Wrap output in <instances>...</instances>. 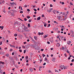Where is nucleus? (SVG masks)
Segmentation results:
<instances>
[{
	"label": "nucleus",
	"instance_id": "1",
	"mask_svg": "<svg viewBox=\"0 0 74 74\" xmlns=\"http://www.w3.org/2000/svg\"><path fill=\"white\" fill-rule=\"evenodd\" d=\"M23 26H24V30L25 32H28V30H26L27 29V27H26V26H25L24 25H23Z\"/></svg>",
	"mask_w": 74,
	"mask_h": 74
},
{
	"label": "nucleus",
	"instance_id": "2",
	"mask_svg": "<svg viewBox=\"0 0 74 74\" xmlns=\"http://www.w3.org/2000/svg\"><path fill=\"white\" fill-rule=\"evenodd\" d=\"M67 18V14H66V15L64 16V18H62L63 21H65L66 19Z\"/></svg>",
	"mask_w": 74,
	"mask_h": 74
},
{
	"label": "nucleus",
	"instance_id": "3",
	"mask_svg": "<svg viewBox=\"0 0 74 74\" xmlns=\"http://www.w3.org/2000/svg\"><path fill=\"white\" fill-rule=\"evenodd\" d=\"M69 67V65L65 66H64V69L65 70L66 69H67Z\"/></svg>",
	"mask_w": 74,
	"mask_h": 74
},
{
	"label": "nucleus",
	"instance_id": "4",
	"mask_svg": "<svg viewBox=\"0 0 74 74\" xmlns=\"http://www.w3.org/2000/svg\"><path fill=\"white\" fill-rule=\"evenodd\" d=\"M60 68L62 70H63V68L64 69V65H61L60 66Z\"/></svg>",
	"mask_w": 74,
	"mask_h": 74
},
{
	"label": "nucleus",
	"instance_id": "5",
	"mask_svg": "<svg viewBox=\"0 0 74 74\" xmlns=\"http://www.w3.org/2000/svg\"><path fill=\"white\" fill-rule=\"evenodd\" d=\"M52 10H53V9L51 8L50 10H47V11H48V12H51V11H52Z\"/></svg>",
	"mask_w": 74,
	"mask_h": 74
},
{
	"label": "nucleus",
	"instance_id": "6",
	"mask_svg": "<svg viewBox=\"0 0 74 74\" xmlns=\"http://www.w3.org/2000/svg\"><path fill=\"white\" fill-rule=\"evenodd\" d=\"M71 42L70 41H68L67 42V44H68V45H70V44H71Z\"/></svg>",
	"mask_w": 74,
	"mask_h": 74
},
{
	"label": "nucleus",
	"instance_id": "7",
	"mask_svg": "<svg viewBox=\"0 0 74 74\" xmlns=\"http://www.w3.org/2000/svg\"><path fill=\"white\" fill-rule=\"evenodd\" d=\"M57 17L58 19L59 20H60V18H61V16H57Z\"/></svg>",
	"mask_w": 74,
	"mask_h": 74
},
{
	"label": "nucleus",
	"instance_id": "8",
	"mask_svg": "<svg viewBox=\"0 0 74 74\" xmlns=\"http://www.w3.org/2000/svg\"><path fill=\"white\" fill-rule=\"evenodd\" d=\"M56 12V10H54L53 11V12L54 14H55Z\"/></svg>",
	"mask_w": 74,
	"mask_h": 74
},
{
	"label": "nucleus",
	"instance_id": "9",
	"mask_svg": "<svg viewBox=\"0 0 74 74\" xmlns=\"http://www.w3.org/2000/svg\"><path fill=\"white\" fill-rule=\"evenodd\" d=\"M15 23H16V24H17V25H19V22H18V21H16L15 22Z\"/></svg>",
	"mask_w": 74,
	"mask_h": 74
},
{
	"label": "nucleus",
	"instance_id": "10",
	"mask_svg": "<svg viewBox=\"0 0 74 74\" xmlns=\"http://www.w3.org/2000/svg\"><path fill=\"white\" fill-rule=\"evenodd\" d=\"M40 19H41V17H39L37 18V20L39 21V20H40Z\"/></svg>",
	"mask_w": 74,
	"mask_h": 74
},
{
	"label": "nucleus",
	"instance_id": "11",
	"mask_svg": "<svg viewBox=\"0 0 74 74\" xmlns=\"http://www.w3.org/2000/svg\"><path fill=\"white\" fill-rule=\"evenodd\" d=\"M30 71V72H33V69L32 68L29 69Z\"/></svg>",
	"mask_w": 74,
	"mask_h": 74
},
{
	"label": "nucleus",
	"instance_id": "12",
	"mask_svg": "<svg viewBox=\"0 0 74 74\" xmlns=\"http://www.w3.org/2000/svg\"><path fill=\"white\" fill-rule=\"evenodd\" d=\"M0 29H1V30H3V28H4V26H0Z\"/></svg>",
	"mask_w": 74,
	"mask_h": 74
},
{
	"label": "nucleus",
	"instance_id": "13",
	"mask_svg": "<svg viewBox=\"0 0 74 74\" xmlns=\"http://www.w3.org/2000/svg\"><path fill=\"white\" fill-rule=\"evenodd\" d=\"M34 38L35 40H37V36H34Z\"/></svg>",
	"mask_w": 74,
	"mask_h": 74
},
{
	"label": "nucleus",
	"instance_id": "14",
	"mask_svg": "<svg viewBox=\"0 0 74 74\" xmlns=\"http://www.w3.org/2000/svg\"><path fill=\"white\" fill-rule=\"evenodd\" d=\"M63 15H64V16H66V13H63Z\"/></svg>",
	"mask_w": 74,
	"mask_h": 74
},
{
	"label": "nucleus",
	"instance_id": "15",
	"mask_svg": "<svg viewBox=\"0 0 74 74\" xmlns=\"http://www.w3.org/2000/svg\"><path fill=\"white\" fill-rule=\"evenodd\" d=\"M5 56H7V57H8V56H9V54H7L5 55Z\"/></svg>",
	"mask_w": 74,
	"mask_h": 74
},
{
	"label": "nucleus",
	"instance_id": "16",
	"mask_svg": "<svg viewBox=\"0 0 74 74\" xmlns=\"http://www.w3.org/2000/svg\"><path fill=\"white\" fill-rule=\"evenodd\" d=\"M27 18H28V19H29V18H30V16H26Z\"/></svg>",
	"mask_w": 74,
	"mask_h": 74
},
{
	"label": "nucleus",
	"instance_id": "17",
	"mask_svg": "<svg viewBox=\"0 0 74 74\" xmlns=\"http://www.w3.org/2000/svg\"><path fill=\"white\" fill-rule=\"evenodd\" d=\"M48 37V36L47 35H45V36H44V38H45L46 37Z\"/></svg>",
	"mask_w": 74,
	"mask_h": 74
},
{
	"label": "nucleus",
	"instance_id": "18",
	"mask_svg": "<svg viewBox=\"0 0 74 74\" xmlns=\"http://www.w3.org/2000/svg\"><path fill=\"white\" fill-rule=\"evenodd\" d=\"M28 27H30V25L29 23H28Z\"/></svg>",
	"mask_w": 74,
	"mask_h": 74
},
{
	"label": "nucleus",
	"instance_id": "19",
	"mask_svg": "<svg viewBox=\"0 0 74 74\" xmlns=\"http://www.w3.org/2000/svg\"><path fill=\"white\" fill-rule=\"evenodd\" d=\"M25 59L27 60V59H28V56H27L25 57Z\"/></svg>",
	"mask_w": 74,
	"mask_h": 74
},
{
	"label": "nucleus",
	"instance_id": "20",
	"mask_svg": "<svg viewBox=\"0 0 74 74\" xmlns=\"http://www.w3.org/2000/svg\"><path fill=\"white\" fill-rule=\"evenodd\" d=\"M42 56H43V58H44V57H45V55L44 54H43L42 55Z\"/></svg>",
	"mask_w": 74,
	"mask_h": 74
},
{
	"label": "nucleus",
	"instance_id": "21",
	"mask_svg": "<svg viewBox=\"0 0 74 74\" xmlns=\"http://www.w3.org/2000/svg\"><path fill=\"white\" fill-rule=\"evenodd\" d=\"M14 36H15V37H16V36H17V34H14Z\"/></svg>",
	"mask_w": 74,
	"mask_h": 74
},
{
	"label": "nucleus",
	"instance_id": "22",
	"mask_svg": "<svg viewBox=\"0 0 74 74\" xmlns=\"http://www.w3.org/2000/svg\"><path fill=\"white\" fill-rule=\"evenodd\" d=\"M0 73H1V74H3V71L1 70L0 71Z\"/></svg>",
	"mask_w": 74,
	"mask_h": 74
},
{
	"label": "nucleus",
	"instance_id": "23",
	"mask_svg": "<svg viewBox=\"0 0 74 74\" xmlns=\"http://www.w3.org/2000/svg\"><path fill=\"white\" fill-rule=\"evenodd\" d=\"M55 72H58V73H59V71H58L57 70H56L55 71Z\"/></svg>",
	"mask_w": 74,
	"mask_h": 74
},
{
	"label": "nucleus",
	"instance_id": "24",
	"mask_svg": "<svg viewBox=\"0 0 74 74\" xmlns=\"http://www.w3.org/2000/svg\"><path fill=\"white\" fill-rule=\"evenodd\" d=\"M50 6L51 7H53V5L52 4H50Z\"/></svg>",
	"mask_w": 74,
	"mask_h": 74
},
{
	"label": "nucleus",
	"instance_id": "25",
	"mask_svg": "<svg viewBox=\"0 0 74 74\" xmlns=\"http://www.w3.org/2000/svg\"><path fill=\"white\" fill-rule=\"evenodd\" d=\"M62 49H63V50H64V49H65V48H64V47H62Z\"/></svg>",
	"mask_w": 74,
	"mask_h": 74
},
{
	"label": "nucleus",
	"instance_id": "26",
	"mask_svg": "<svg viewBox=\"0 0 74 74\" xmlns=\"http://www.w3.org/2000/svg\"><path fill=\"white\" fill-rule=\"evenodd\" d=\"M64 55L65 56V57H67V55L66 54V53H65L64 54Z\"/></svg>",
	"mask_w": 74,
	"mask_h": 74
},
{
	"label": "nucleus",
	"instance_id": "27",
	"mask_svg": "<svg viewBox=\"0 0 74 74\" xmlns=\"http://www.w3.org/2000/svg\"><path fill=\"white\" fill-rule=\"evenodd\" d=\"M24 20L25 21H27V19H26V18H24Z\"/></svg>",
	"mask_w": 74,
	"mask_h": 74
},
{
	"label": "nucleus",
	"instance_id": "28",
	"mask_svg": "<svg viewBox=\"0 0 74 74\" xmlns=\"http://www.w3.org/2000/svg\"><path fill=\"white\" fill-rule=\"evenodd\" d=\"M43 34H44V33H43V32L40 33V35H43Z\"/></svg>",
	"mask_w": 74,
	"mask_h": 74
},
{
	"label": "nucleus",
	"instance_id": "29",
	"mask_svg": "<svg viewBox=\"0 0 74 74\" xmlns=\"http://www.w3.org/2000/svg\"><path fill=\"white\" fill-rule=\"evenodd\" d=\"M26 53V50L24 51V53Z\"/></svg>",
	"mask_w": 74,
	"mask_h": 74
},
{
	"label": "nucleus",
	"instance_id": "30",
	"mask_svg": "<svg viewBox=\"0 0 74 74\" xmlns=\"http://www.w3.org/2000/svg\"><path fill=\"white\" fill-rule=\"evenodd\" d=\"M58 47H59V46H60V43H58Z\"/></svg>",
	"mask_w": 74,
	"mask_h": 74
},
{
	"label": "nucleus",
	"instance_id": "31",
	"mask_svg": "<svg viewBox=\"0 0 74 74\" xmlns=\"http://www.w3.org/2000/svg\"><path fill=\"white\" fill-rule=\"evenodd\" d=\"M45 61H47V58H45Z\"/></svg>",
	"mask_w": 74,
	"mask_h": 74
},
{
	"label": "nucleus",
	"instance_id": "32",
	"mask_svg": "<svg viewBox=\"0 0 74 74\" xmlns=\"http://www.w3.org/2000/svg\"><path fill=\"white\" fill-rule=\"evenodd\" d=\"M10 4H11V5H14V3H10Z\"/></svg>",
	"mask_w": 74,
	"mask_h": 74
},
{
	"label": "nucleus",
	"instance_id": "33",
	"mask_svg": "<svg viewBox=\"0 0 74 74\" xmlns=\"http://www.w3.org/2000/svg\"><path fill=\"white\" fill-rule=\"evenodd\" d=\"M45 64H46V63L45 62L43 64V65L44 66H45Z\"/></svg>",
	"mask_w": 74,
	"mask_h": 74
},
{
	"label": "nucleus",
	"instance_id": "34",
	"mask_svg": "<svg viewBox=\"0 0 74 74\" xmlns=\"http://www.w3.org/2000/svg\"><path fill=\"white\" fill-rule=\"evenodd\" d=\"M34 10L35 11H37V10H36V9H34Z\"/></svg>",
	"mask_w": 74,
	"mask_h": 74
},
{
	"label": "nucleus",
	"instance_id": "35",
	"mask_svg": "<svg viewBox=\"0 0 74 74\" xmlns=\"http://www.w3.org/2000/svg\"><path fill=\"white\" fill-rule=\"evenodd\" d=\"M42 17L44 18V14H42Z\"/></svg>",
	"mask_w": 74,
	"mask_h": 74
},
{
	"label": "nucleus",
	"instance_id": "36",
	"mask_svg": "<svg viewBox=\"0 0 74 74\" xmlns=\"http://www.w3.org/2000/svg\"><path fill=\"white\" fill-rule=\"evenodd\" d=\"M12 50L13 49H11L10 50V51L11 52V51H12Z\"/></svg>",
	"mask_w": 74,
	"mask_h": 74
},
{
	"label": "nucleus",
	"instance_id": "37",
	"mask_svg": "<svg viewBox=\"0 0 74 74\" xmlns=\"http://www.w3.org/2000/svg\"><path fill=\"white\" fill-rule=\"evenodd\" d=\"M60 27H61L62 28V27H64V26H60Z\"/></svg>",
	"mask_w": 74,
	"mask_h": 74
},
{
	"label": "nucleus",
	"instance_id": "38",
	"mask_svg": "<svg viewBox=\"0 0 74 74\" xmlns=\"http://www.w3.org/2000/svg\"><path fill=\"white\" fill-rule=\"evenodd\" d=\"M74 59H73L72 60H71L72 62H74Z\"/></svg>",
	"mask_w": 74,
	"mask_h": 74
},
{
	"label": "nucleus",
	"instance_id": "39",
	"mask_svg": "<svg viewBox=\"0 0 74 74\" xmlns=\"http://www.w3.org/2000/svg\"><path fill=\"white\" fill-rule=\"evenodd\" d=\"M27 11H30V10L29 9H27Z\"/></svg>",
	"mask_w": 74,
	"mask_h": 74
},
{
	"label": "nucleus",
	"instance_id": "40",
	"mask_svg": "<svg viewBox=\"0 0 74 74\" xmlns=\"http://www.w3.org/2000/svg\"><path fill=\"white\" fill-rule=\"evenodd\" d=\"M9 45H10V47H12V45H10V44H9Z\"/></svg>",
	"mask_w": 74,
	"mask_h": 74
},
{
	"label": "nucleus",
	"instance_id": "41",
	"mask_svg": "<svg viewBox=\"0 0 74 74\" xmlns=\"http://www.w3.org/2000/svg\"><path fill=\"white\" fill-rule=\"evenodd\" d=\"M38 34L40 35H41V33H40V32H38Z\"/></svg>",
	"mask_w": 74,
	"mask_h": 74
},
{
	"label": "nucleus",
	"instance_id": "42",
	"mask_svg": "<svg viewBox=\"0 0 74 74\" xmlns=\"http://www.w3.org/2000/svg\"><path fill=\"white\" fill-rule=\"evenodd\" d=\"M19 51L20 52H22V50H19Z\"/></svg>",
	"mask_w": 74,
	"mask_h": 74
},
{
	"label": "nucleus",
	"instance_id": "43",
	"mask_svg": "<svg viewBox=\"0 0 74 74\" xmlns=\"http://www.w3.org/2000/svg\"><path fill=\"white\" fill-rule=\"evenodd\" d=\"M47 43L48 44H50V42H49L48 41L47 42Z\"/></svg>",
	"mask_w": 74,
	"mask_h": 74
},
{
	"label": "nucleus",
	"instance_id": "44",
	"mask_svg": "<svg viewBox=\"0 0 74 74\" xmlns=\"http://www.w3.org/2000/svg\"><path fill=\"white\" fill-rule=\"evenodd\" d=\"M12 47H13V48H15V47L14 45H12Z\"/></svg>",
	"mask_w": 74,
	"mask_h": 74
},
{
	"label": "nucleus",
	"instance_id": "45",
	"mask_svg": "<svg viewBox=\"0 0 74 74\" xmlns=\"http://www.w3.org/2000/svg\"><path fill=\"white\" fill-rule=\"evenodd\" d=\"M66 52H67L68 53H69V51H68V50H67V51H66Z\"/></svg>",
	"mask_w": 74,
	"mask_h": 74
},
{
	"label": "nucleus",
	"instance_id": "46",
	"mask_svg": "<svg viewBox=\"0 0 74 74\" xmlns=\"http://www.w3.org/2000/svg\"><path fill=\"white\" fill-rule=\"evenodd\" d=\"M2 44V42H0V45H1Z\"/></svg>",
	"mask_w": 74,
	"mask_h": 74
},
{
	"label": "nucleus",
	"instance_id": "47",
	"mask_svg": "<svg viewBox=\"0 0 74 74\" xmlns=\"http://www.w3.org/2000/svg\"><path fill=\"white\" fill-rule=\"evenodd\" d=\"M4 63H5L4 62H2V64H4Z\"/></svg>",
	"mask_w": 74,
	"mask_h": 74
},
{
	"label": "nucleus",
	"instance_id": "48",
	"mask_svg": "<svg viewBox=\"0 0 74 74\" xmlns=\"http://www.w3.org/2000/svg\"><path fill=\"white\" fill-rule=\"evenodd\" d=\"M51 26V25L50 24H48V27H49V26Z\"/></svg>",
	"mask_w": 74,
	"mask_h": 74
},
{
	"label": "nucleus",
	"instance_id": "49",
	"mask_svg": "<svg viewBox=\"0 0 74 74\" xmlns=\"http://www.w3.org/2000/svg\"><path fill=\"white\" fill-rule=\"evenodd\" d=\"M71 58H70V57H69L68 58V60H69Z\"/></svg>",
	"mask_w": 74,
	"mask_h": 74
},
{
	"label": "nucleus",
	"instance_id": "50",
	"mask_svg": "<svg viewBox=\"0 0 74 74\" xmlns=\"http://www.w3.org/2000/svg\"><path fill=\"white\" fill-rule=\"evenodd\" d=\"M3 12H4V13H5V12H6L4 10H3Z\"/></svg>",
	"mask_w": 74,
	"mask_h": 74
},
{
	"label": "nucleus",
	"instance_id": "51",
	"mask_svg": "<svg viewBox=\"0 0 74 74\" xmlns=\"http://www.w3.org/2000/svg\"><path fill=\"white\" fill-rule=\"evenodd\" d=\"M20 13H21V14H22V13H23V11H21L20 12Z\"/></svg>",
	"mask_w": 74,
	"mask_h": 74
},
{
	"label": "nucleus",
	"instance_id": "52",
	"mask_svg": "<svg viewBox=\"0 0 74 74\" xmlns=\"http://www.w3.org/2000/svg\"><path fill=\"white\" fill-rule=\"evenodd\" d=\"M70 66H72L73 65V63H71L70 64Z\"/></svg>",
	"mask_w": 74,
	"mask_h": 74
},
{
	"label": "nucleus",
	"instance_id": "53",
	"mask_svg": "<svg viewBox=\"0 0 74 74\" xmlns=\"http://www.w3.org/2000/svg\"><path fill=\"white\" fill-rule=\"evenodd\" d=\"M22 48H25V47L24 46H23Z\"/></svg>",
	"mask_w": 74,
	"mask_h": 74
},
{
	"label": "nucleus",
	"instance_id": "54",
	"mask_svg": "<svg viewBox=\"0 0 74 74\" xmlns=\"http://www.w3.org/2000/svg\"><path fill=\"white\" fill-rule=\"evenodd\" d=\"M62 4H64V2H62Z\"/></svg>",
	"mask_w": 74,
	"mask_h": 74
},
{
	"label": "nucleus",
	"instance_id": "55",
	"mask_svg": "<svg viewBox=\"0 0 74 74\" xmlns=\"http://www.w3.org/2000/svg\"><path fill=\"white\" fill-rule=\"evenodd\" d=\"M40 69H42V66H40L39 67Z\"/></svg>",
	"mask_w": 74,
	"mask_h": 74
},
{
	"label": "nucleus",
	"instance_id": "56",
	"mask_svg": "<svg viewBox=\"0 0 74 74\" xmlns=\"http://www.w3.org/2000/svg\"><path fill=\"white\" fill-rule=\"evenodd\" d=\"M25 7H27V5H25V6H24V7H25Z\"/></svg>",
	"mask_w": 74,
	"mask_h": 74
},
{
	"label": "nucleus",
	"instance_id": "57",
	"mask_svg": "<svg viewBox=\"0 0 74 74\" xmlns=\"http://www.w3.org/2000/svg\"><path fill=\"white\" fill-rule=\"evenodd\" d=\"M28 21L29 22H31V20H29Z\"/></svg>",
	"mask_w": 74,
	"mask_h": 74
},
{
	"label": "nucleus",
	"instance_id": "58",
	"mask_svg": "<svg viewBox=\"0 0 74 74\" xmlns=\"http://www.w3.org/2000/svg\"><path fill=\"white\" fill-rule=\"evenodd\" d=\"M70 4H71V5H73V3H71H71H70Z\"/></svg>",
	"mask_w": 74,
	"mask_h": 74
},
{
	"label": "nucleus",
	"instance_id": "59",
	"mask_svg": "<svg viewBox=\"0 0 74 74\" xmlns=\"http://www.w3.org/2000/svg\"><path fill=\"white\" fill-rule=\"evenodd\" d=\"M57 38H59V36H58L57 37Z\"/></svg>",
	"mask_w": 74,
	"mask_h": 74
},
{
	"label": "nucleus",
	"instance_id": "60",
	"mask_svg": "<svg viewBox=\"0 0 74 74\" xmlns=\"http://www.w3.org/2000/svg\"><path fill=\"white\" fill-rule=\"evenodd\" d=\"M20 60H21V61H22V59L21 58H20Z\"/></svg>",
	"mask_w": 74,
	"mask_h": 74
},
{
	"label": "nucleus",
	"instance_id": "61",
	"mask_svg": "<svg viewBox=\"0 0 74 74\" xmlns=\"http://www.w3.org/2000/svg\"><path fill=\"white\" fill-rule=\"evenodd\" d=\"M23 70H22V69H21V70H20V71L21 72H22V71Z\"/></svg>",
	"mask_w": 74,
	"mask_h": 74
},
{
	"label": "nucleus",
	"instance_id": "62",
	"mask_svg": "<svg viewBox=\"0 0 74 74\" xmlns=\"http://www.w3.org/2000/svg\"><path fill=\"white\" fill-rule=\"evenodd\" d=\"M3 74H5V72H4L3 73Z\"/></svg>",
	"mask_w": 74,
	"mask_h": 74
},
{
	"label": "nucleus",
	"instance_id": "63",
	"mask_svg": "<svg viewBox=\"0 0 74 74\" xmlns=\"http://www.w3.org/2000/svg\"><path fill=\"white\" fill-rule=\"evenodd\" d=\"M33 16H34V18H35V17H36V15H34Z\"/></svg>",
	"mask_w": 74,
	"mask_h": 74
},
{
	"label": "nucleus",
	"instance_id": "64",
	"mask_svg": "<svg viewBox=\"0 0 74 74\" xmlns=\"http://www.w3.org/2000/svg\"><path fill=\"white\" fill-rule=\"evenodd\" d=\"M44 26L45 27H46V24H44Z\"/></svg>",
	"mask_w": 74,
	"mask_h": 74
}]
</instances>
